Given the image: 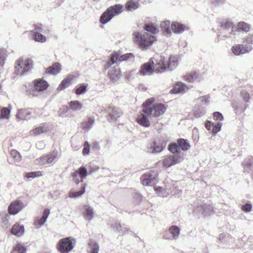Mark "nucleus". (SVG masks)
Returning <instances> with one entry per match:
<instances>
[{
  "instance_id": "ea45409f",
  "label": "nucleus",
  "mask_w": 253,
  "mask_h": 253,
  "mask_svg": "<svg viewBox=\"0 0 253 253\" xmlns=\"http://www.w3.org/2000/svg\"><path fill=\"white\" fill-rule=\"evenodd\" d=\"M210 96L205 95L198 98L197 101L200 103V106L203 108L204 106H207L210 103Z\"/></svg>"
},
{
  "instance_id": "79ce46f5",
  "label": "nucleus",
  "mask_w": 253,
  "mask_h": 253,
  "mask_svg": "<svg viewBox=\"0 0 253 253\" xmlns=\"http://www.w3.org/2000/svg\"><path fill=\"white\" fill-rule=\"evenodd\" d=\"M88 253H98L99 246L94 241H91L89 244Z\"/></svg>"
},
{
  "instance_id": "f704fd0d",
  "label": "nucleus",
  "mask_w": 253,
  "mask_h": 253,
  "mask_svg": "<svg viewBox=\"0 0 253 253\" xmlns=\"http://www.w3.org/2000/svg\"><path fill=\"white\" fill-rule=\"evenodd\" d=\"M201 76L196 72H192L185 76L184 78L186 81L189 82H193L196 80H199Z\"/></svg>"
},
{
  "instance_id": "9b49d317",
  "label": "nucleus",
  "mask_w": 253,
  "mask_h": 253,
  "mask_svg": "<svg viewBox=\"0 0 253 253\" xmlns=\"http://www.w3.org/2000/svg\"><path fill=\"white\" fill-rule=\"evenodd\" d=\"M180 232V229L176 225H172L163 233V238L168 240H177Z\"/></svg>"
},
{
  "instance_id": "473e14b6",
  "label": "nucleus",
  "mask_w": 253,
  "mask_h": 253,
  "mask_svg": "<svg viewBox=\"0 0 253 253\" xmlns=\"http://www.w3.org/2000/svg\"><path fill=\"white\" fill-rule=\"evenodd\" d=\"M88 84L83 83L77 85L76 87L75 93L77 95L84 94L87 91Z\"/></svg>"
},
{
  "instance_id": "69168bd1",
  "label": "nucleus",
  "mask_w": 253,
  "mask_h": 253,
  "mask_svg": "<svg viewBox=\"0 0 253 253\" xmlns=\"http://www.w3.org/2000/svg\"><path fill=\"white\" fill-rule=\"evenodd\" d=\"M37 147L40 149H42L44 147V144L42 142H39L37 144Z\"/></svg>"
},
{
  "instance_id": "6e6d98bb",
  "label": "nucleus",
  "mask_w": 253,
  "mask_h": 253,
  "mask_svg": "<svg viewBox=\"0 0 253 253\" xmlns=\"http://www.w3.org/2000/svg\"><path fill=\"white\" fill-rule=\"evenodd\" d=\"M32 34H36V32L38 33H42L43 32V28L42 24H37L34 25V29L31 31Z\"/></svg>"
},
{
  "instance_id": "c9c22d12",
  "label": "nucleus",
  "mask_w": 253,
  "mask_h": 253,
  "mask_svg": "<svg viewBox=\"0 0 253 253\" xmlns=\"http://www.w3.org/2000/svg\"><path fill=\"white\" fill-rule=\"evenodd\" d=\"M139 4L138 1L130 0L126 4V8L128 11H132L139 7Z\"/></svg>"
},
{
  "instance_id": "3c124183",
  "label": "nucleus",
  "mask_w": 253,
  "mask_h": 253,
  "mask_svg": "<svg viewBox=\"0 0 253 253\" xmlns=\"http://www.w3.org/2000/svg\"><path fill=\"white\" fill-rule=\"evenodd\" d=\"M11 157L16 162H19L21 160V156L20 153L16 150H12L10 151Z\"/></svg>"
},
{
  "instance_id": "39448f33",
  "label": "nucleus",
  "mask_w": 253,
  "mask_h": 253,
  "mask_svg": "<svg viewBox=\"0 0 253 253\" xmlns=\"http://www.w3.org/2000/svg\"><path fill=\"white\" fill-rule=\"evenodd\" d=\"M190 148V145L187 140L180 139L177 141L176 143H172L169 145V150L173 154L180 155L181 151H186Z\"/></svg>"
},
{
  "instance_id": "f03ea898",
  "label": "nucleus",
  "mask_w": 253,
  "mask_h": 253,
  "mask_svg": "<svg viewBox=\"0 0 253 253\" xmlns=\"http://www.w3.org/2000/svg\"><path fill=\"white\" fill-rule=\"evenodd\" d=\"M123 5L120 4H116L109 7L101 15L100 18V23L103 24H106L114 16L122 13L123 11Z\"/></svg>"
},
{
  "instance_id": "052dcab7",
  "label": "nucleus",
  "mask_w": 253,
  "mask_h": 253,
  "mask_svg": "<svg viewBox=\"0 0 253 253\" xmlns=\"http://www.w3.org/2000/svg\"><path fill=\"white\" fill-rule=\"evenodd\" d=\"M6 58L5 52L2 51L0 53V66L2 67L4 65Z\"/></svg>"
},
{
  "instance_id": "c85d7f7f",
  "label": "nucleus",
  "mask_w": 253,
  "mask_h": 253,
  "mask_svg": "<svg viewBox=\"0 0 253 253\" xmlns=\"http://www.w3.org/2000/svg\"><path fill=\"white\" fill-rule=\"evenodd\" d=\"M75 77L73 75H70L64 79L59 85L57 90H62L67 88L70 84V83L72 81Z\"/></svg>"
},
{
  "instance_id": "338daca9",
  "label": "nucleus",
  "mask_w": 253,
  "mask_h": 253,
  "mask_svg": "<svg viewBox=\"0 0 253 253\" xmlns=\"http://www.w3.org/2000/svg\"><path fill=\"white\" fill-rule=\"evenodd\" d=\"M196 113L194 114L196 118H199L203 115L202 112H195Z\"/></svg>"
},
{
  "instance_id": "603ef678",
  "label": "nucleus",
  "mask_w": 253,
  "mask_h": 253,
  "mask_svg": "<svg viewBox=\"0 0 253 253\" xmlns=\"http://www.w3.org/2000/svg\"><path fill=\"white\" fill-rule=\"evenodd\" d=\"M134 58V56L132 53H127L122 55H120L119 54V62H122L124 61H126L128 59L133 60Z\"/></svg>"
},
{
  "instance_id": "2f4dec72",
  "label": "nucleus",
  "mask_w": 253,
  "mask_h": 253,
  "mask_svg": "<svg viewBox=\"0 0 253 253\" xmlns=\"http://www.w3.org/2000/svg\"><path fill=\"white\" fill-rule=\"evenodd\" d=\"M186 88V85L181 82H178L175 84L172 89L171 90V93L177 94L182 93Z\"/></svg>"
},
{
  "instance_id": "5fc2aeb1",
  "label": "nucleus",
  "mask_w": 253,
  "mask_h": 253,
  "mask_svg": "<svg viewBox=\"0 0 253 253\" xmlns=\"http://www.w3.org/2000/svg\"><path fill=\"white\" fill-rule=\"evenodd\" d=\"M121 114L120 112H111L108 116V120L112 122H115L117 118L120 116Z\"/></svg>"
},
{
  "instance_id": "412c9836",
  "label": "nucleus",
  "mask_w": 253,
  "mask_h": 253,
  "mask_svg": "<svg viewBox=\"0 0 253 253\" xmlns=\"http://www.w3.org/2000/svg\"><path fill=\"white\" fill-rule=\"evenodd\" d=\"M23 207L24 204L21 201H15L9 205V212L11 214H16L21 211Z\"/></svg>"
},
{
  "instance_id": "cd10ccee",
  "label": "nucleus",
  "mask_w": 253,
  "mask_h": 253,
  "mask_svg": "<svg viewBox=\"0 0 253 253\" xmlns=\"http://www.w3.org/2000/svg\"><path fill=\"white\" fill-rule=\"evenodd\" d=\"M179 57L178 55H170L167 63L169 70H172L178 65Z\"/></svg>"
},
{
  "instance_id": "f8f14e48",
  "label": "nucleus",
  "mask_w": 253,
  "mask_h": 253,
  "mask_svg": "<svg viewBox=\"0 0 253 253\" xmlns=\"http://www.w3.org/2000/svg\"><path fill=\"white\" fill-rule=\"evenodd\" d=\"M158 180L157 175L153 171H147L141 177V181L143 185L150 186Z\"/></svg>"
},
{
  "instance_id": "a211bd4d",
  "label": "nucleus",
  "mask_w": 253,
  "mask_h": 253,
  "mask_svg": "<svg viewBox=\"0 0 253 253\" xmlns=\"http://www.w3.org/2000/svg\"><path fill=\"white\" fill-rule=\"evenodd\" d=\"M50 213L49 210L45 209L44 210L42 216H38L34 222V225L36 228H39L44 225L46 221L47 218Z\"/></svg>"
},
{
  "instance_id": "6e6552de",
  "label": "nucleus",
  "mask_w": 253,
  "mask_h": 253,
  "mask_svg": "<svg viewBox=\"0 0 253 253\" xmlns=\"http://www.w3.org/2000/svg\"><path fill=\"white\" fill-rule=\"evenodd\" d=\"M76 241L72 237L61 239L59 242L58 250L61 253H68L75 247Z\"/></svg>"
},
{
  "instance_id": "0e129e2a",
  "label": "nucleus",
  "mask_w": 253,
  "mask_h": 253,
  "mask_svg": "<svg viewBox=\"0 0 253 253\" xmlns=\"http://www.w3.org/2000/svg\"><path fill=\"white\" fill-rule=\"evenodd\" d=\"M135 73L134 70H131L130 71H128L126 73V77L127 79L130 80L131 78V76L133 75Z\"/></svg>"
},
{
  "instance_id": "5701e85b",
  "label": "nucleus",
  "mask_w": 253,
  "mask_h": 253,
  "mask_svg": "<svg viewBox=\"0 0 253 253\" xmlns=\"http://www.w3.org/2000/svg\"><path fill=\"white\" fill-rule=\"evenodd\" d=\"M24 232V227L23 225L19 223H16L14 224L11 230V233L15 236L20 237L22 236Z\"/></svg>"
},
{
  "instance_id": "aec40b11",
  "label": "nucleus",
  "mask_w": 253,
  "mask_h": 253,
  "mask_svg": "<svg viewBox=\"0 0 253 253\" xmlns=\"http://www.w3.org/2000/svg\"><path fill=\"white\" fill-rule=\"evenodd\" d=\"M61 152L57 150H54L50 154L46 155L47 165L50 166L54 165L61 157Z\"/></svg>"
},
{
  "instance_id": "bb28decb",
  "label": "nucleus",
  "mask_w": 253,
  "mask_h": 253,
  "mask_svg": "<svg viewBox=\"0 0 253 253\" xmlns=\"http://www.w3.org/2000/svg\"><path fill=\"white\" fill-rule=\"evenodd\" d=\"M154 189L156 193L160 197H167L170 193V190L167 187L164 188L162 187L155 186Z\"/></svg>"
},
{
  "instance_id": "a19ab883",
  "label": "nucleus",
  "mask_w": 253,
  "mask_h": 253,
  "mask_svg": "<svg viewBox=\"0 0 253 253\" xmlns=\"http://www.w3.org/2000/svg\"><path fill=\"white\" fill-rule=\"evenodd\" d=\"M26 251L25 246L22 244L18 243L14 246L11 253H25Z\"/></svg>"
},
{
  "instance_id": "9d476101",
  "label": "nucleus",
  "mask_w": 253,
  "mask_h": 253,
  "mask_svg": "<svg viewBox=\"0 0 253 253\" xmlns=\"http://www.w3.org/2000/svg\"><path fill=\"white\" fill-rule=\"evenodd\" d=\"M145 111H163L166 109L164 104L155 102L153 98L146 100L142 104Z\"/></svg>"
},
{
  "instance_id": "b1692460",
  "label": "nucleus",
  "mask_w": 253,
  "mask_h": 253,
  "mask_svg": "<svg viewBox=\"0 0 253 253\" xmlns=\"http://www.w3.org/2000/svg\"><path fill=\"white\" fill-rule=\"evenodd\" d=\"M61 65L59 63H55L52 66L48 67L45 71L46 74L55 75L59 73L61 70Z\"/></svg>"
},
{
  "instance_id": "13d9d810",
  "label": "nucleus",
  "mask_w": 253,
  "mask_h": 253,
  "mask_svg": "<svg viewBox=\"0 0 253 253\" xmlns=\"http://www.w3.org/2000/svg\"><path fill=\"white\" fill-rule=\"evenodd\" d=\"M243 167L245 171H248L252 167V162L250 159H246L243 163Z\"/></svg>"
},
{
  "instance_id": "de8ad7c7",
  "label": "nucleus",
  "mask_w": 253,
  "mask_h": 253,
  "mask_svg": "<svg viewBox=\"0 0 253 253\" xmlns=\"http://www.w3.org/2000/svg\"><path fill=\"white\" fill-rule=\"evenodd\" d=\"M46 155H43L40 158L36 159L35 161V163L36 165L40 166H43L46 165H47V162H46Z\"/></svg>"
},
{
  "instance_id": "09e8293b",
  "label": "nucleus",
  "mask_w": 253,
  "mask_h": 253,
  "mask_svg": "<svg viewBox=\"0 0 253 253\" xmlns=\"http://www.w3.org/2000/svg\"><path fill=\"white\" fill-rule=\"evenodd\" d=\"M43 174L42 171H38L34 172H27L25 174V177L27 178H34L42 176Z\"/></svg>"
},
{
  "instance_id": "72a5a7b5",
  "label": "nucleus",
  "mask_w": 253,
  "mask_h": 253,
  "mask_svg": "<svg viewBox=\"0 0 253 253\" xmlns=\"http://www.w3.org/2000/svg\"><path fill=\"white\" fill-rule=\"evenodd\" d=\"M118 61L119 62V53L115 52L112 54L110 58V60L106 63L105 68L107 69H109L113 64L117 63Z\"/></svg>"
},
{
  "instance_id": "c756f323",
  "label": "nucleus",
  "mask_w": 253,
  "mask_h": 253,
  "mask_svg": "<svg viewBox=\"0 0 253 253\" xmlns=\"http://www.w3.org/2000/svg\"><path fill=\"white\" fill-rule=\"evenodd\" d=\"M0 216L1 219V226L3 228L7 229L9 226V219L10 215L6 211L2 212L0 213Z\"/></svg>"
},
{
  "instance_id": "4be33fe9",
  "label": "nucleus",
  "mask_w": 253,
  "mask_h": 253,
  "mask_svg": "<svg viewBox=\"0 0 253 253\" xmlns=\"http://www.w3.org/2000/svg\"><path fill=\"white\" fill-rule=\"evenodd\" d=\"M186 30H188V28L181 23L177 22H172L171 23V32H173L175 34H179Z\"/></svg>"
},
{
  "instance_id": "7ed1b4c3",
  "label": "nucleus",
  "mask_w": 253,
  "mask_h": 253,
  "mask_svg": "<svg viewBox=\"0 0 253 253\" xmlns=\"http://www.w3.org/2000/svg\"><path fill=\"white\" fill-rule=\"evenodd\" d=\"M134 35V41L143 50L147 49L151 46L155 40L153 36L142 35L138 32H135Z\"/></svg>"
},
{
  "instance_id": "e433bc0d",
  "label": "nucleus",
  "mask_w": 253,
  "mask_h": 253,
  "mask_svg": "<svg viewBox=\"0 0 253 253\" xmlns=\"http://www.w3.org/2000/svg\"><path fill=\"white\" fill-rule=\"evenodd\" d=\"M31 113L30 112H18L16 115L17 121H24L31 118Z\"/></svg>"
},
{
  "instance_id": "774afa93",
  "label": "nucleus",
  "mask_w": 253,
  "mask_h": 253,
  "mask_svg": "<svg viewBox=\"0 0 253 253\" xmlns=\"http://www.w3.org/2000/svg\"><path fill=\"white\" fill-rule=\"evenodd\" d=\"M116 228L118 232H121V231H123L122 227L120 224H117Z\"/></svg>"
},
{
  "instance_id": "6ab92c4d",
  "label": "nucleus",
  "mask_w": 253,
  "mask_h": 253,
  "mask_svg": "<svg viewBox=\"0 0 253 253\" xmlns=\"http://www.w3.org/2000/svg\"><path fill=\"white\" fill-rule=\"evenodd\" d=\"M165 148V145H162L161 141H154L150 143L148 147V151L150 153H157L162 152Z\"/></svg>"
},
{
  "instance_id": "49530a36",
  "label": "nucleus",
  "mask_w": 253,
  "mask_h": 253,
  "mask_svg": "<svg viewBox=\"0 0 253 253\" xmlns=\"http://www.w3.org/2000/svg\"><path fill=\"white\" fill-rule=\"evenodd\" d=\"M69 105L71 109L74 111L81 110L82 108V104L78 101H71L69 103Z\"/></svg>"
},
{
  "instance_id": "a18cd8bd",
  "label": "nucleus",
  "mask_w": 253,
  "mask_h": 253,
  "mask_svg": "<svg viewBox=\"0 0 253 253\" xmlns=\"http://www.w3.org/2000/svg\"><path fill=\"white\" fill-rule=\"evenodd\" d=\"M240 96L241 99L245 102H249L251 99V96L249 93L245 89L241 90Z\"/></svg>"
},
{
  "instance_id": "8fccbe9b",
  "label": "nucleus",
  "mask_w": 253,
  "mask_h": 253,
  "mask_svg": "<svg viewBox=\"0 0 253 253\" xmlns=\"http://www.w3.org/2000/svg\"><path fill=\"white\" fill-rule=\"evenodd\" d=\"M144 29L146 31L153 34H155L158 32V29L156 27L154 26L152 24H146L144 27Z\"/></svg>"
},
{
  "instance_id": "7c9ffc66",
  "label": "nucleus",
  "mask_w": 253,
  "mask_h": 253,
  "mask_svg": "<svg viewBox=\"0 0 253 253\" xmlns=\"http://www.w3.org/2000/svg\"><path fill=\"white\" fill-rule=\"evenodd\" d=\"M122 76L120 69L114 70L109 75V78L113 83H117L119 81Z\"/></svg>"
},
{
  "instance_id": "37998d69",
  "label": "nucleus",
  "mask_w": 253,
  "mask_h": 253,
  "mask_svg": "<svg viewBox=\"0 0 253 253\" xmlns=\"http://www.w3.org/2000/svg\"><path fill=\"white\" fill-rule=\"evenodd\" d=\"M33 36L34 40L36 42L44 43L46 41V37L41 33L36 32V34H33Z\"/></svg>"
},
{
  "instance_id": "393cba45",
  "label": "nucleus",
  "mask_w": 253,
  "mask_h": 253,
  "mask_svg": "<svg viewBox=\"0 0 253 253\" xmlns=\"http://www.w3.org/2000/svg\"><path fill=\"white\" fill-rule=\"evenodd\" d=\"M49 131L50 128L47 126L42 125L33 128L31 133L33 135H38L42 133H47Z\"/></svg>"
},
{
  "instance_id": "c03bdc74",
  "label": "nucleus",
  "mask_w": 253,
  "mask_h": 253,
  "mask_svg": "<svg viewBox=\"0 0 253 253\" xmlns=\"http://www.w3.org/2000/svg\"><path fill=\"white\" fill-rule=\"evenodd\" d=\"M86 184L84 183L83 185V189L78 192H70L69 193V197L72 198H76L79 197L85 192V189Z\"/></svg>"
},
{
  "instance_id": "4c0bfd02",
  "label": "nucleus",
  "mask_w": 253,
  "mask_h": 253,
  "mask_svg": "<svg viewBox=\"0 0 253 253\" xmlns=\"http://www.w3.org/2000/svg\"><path fill=\"white\" fill-rule=\"evenodd\" d=\"M84 209L85 210L84 216L85 218L88 220L90 221L94 217L93 209L88 206H84Z\"/></svg>"
},
{
  "instance_id": "2eb2a0df",
  "label": "nucleus",
  "mask_w": 253,
  "mask_h": 253,
  "mask_svg": "<svg viewBox=\"0 0 253 253\" xmlns=\"http://www.w3.org/2000/svg\"><path fill=\"white\" fill-rule=\"evenodd\" d=\"M153 66L156 73H162L169 70L165 58L162 56L155 60Z\"/></svg>"
},
{
  "instance_id": "bf43d9fd",
  "label": "nucleus",
  "mask_w": 253,
  "mask_h": 253,
  "mask_svg": "<svg viewBox=\"0 0 253 253\" xmlns=\"http://www.w3.org/2000/svg\"><path fill=\"white\" fill-rule=\"evenodd\" d=\"M244 42L246 44H253V34H249L244 39Z\"/></svg>"
},
{
  "instance_id": "a878e982",
  "label": "nucleus",
  "mask_w": 253,
  "mask_h": 253,
  "mask_svg": "<svg viewBox=\"0 0 253 253\" xmlns=\"http://www.w3.org/2000/svg\"><path fill=\"white\" fill-rule=\"evenodd\" d=\"M250 28L251 26L249 24L244 22H240L235 26V27H233V31H235V34H236V32L238 31L248 32L250 31Z\"/></svg>"
},
{
  "instance_id": "dca6fc26",
  "label": "nucleus",
  "mask_w": 253,
  "mask_h": 253,
  "mask_svg": "<svg viewBox=\"0 0 253 253\" xmlns=\"http://www.w3.org/2000/svg\"><path fill=\"white\" fill-rule=\"evenodd\" d=\"M252 49V46L243 44H235L232 48V51L236 56L249 53Z\"/></svg>"
},
{
  "instance_id": "4468645a",
  "label": "nucleus",
  "mask_w": 253,
  "mask_h": 253,
  "mask_svg": "<svg viewBox=\"0 0 253 253\" xmlns=\"http://www.w3.org/2000/svg\"><path fill=\"white\" fill-rule=\"evenodd\" d=\"M233 27H235L233 23L231 22H226L222 24V30L221 34L223 35V39L228 38H232L235 35V31H233Z\"/></svg>"
},
{
  "instance_id": "1a4fd4ad",
  "label": "nucleus",
  "mask_w": 253,
  "mask_h": 253,
  "mask_svg": "<svg viewBox=\"0 0 253 253\" xmlns=\"http://www.w3.org/2000/svg\"><path fill=\"white\" fill-rule=\"evenodd\" d=\"M183 160V156L180 155H170L165 157L162 160L163 167L165 169H168L171 166L180 163ZM160 163L161 161L159 162Z\"/></svg>"
},
{
  "instance_id": "423d86ee",
  "label": "nucleus",
  "mask_w": 253,
  "mask_h": 253,
  "mask_svg": "<svg viewBox=\"0 0 253 253\" xmlns=\"http://www.w3.org/2000/svg\"><path fill=\"white\" fill-rule=\"evenodd\" d=\"M164 112H144L141 113L137 118V122L144 127H148L150 126L149 119L152 117L157 118L160 116Z\"/></svg>"
},
{
  "instance_id": "0eeeda50",
  "label": "nucleus",
  "mask_w": 253,
  "mask_h": 253,
  "mask_svg": "<svg viewBox=\"0 0 253 253\" xmlns=\"http://www.w3.org/2000/svg\"><path fill=\"white\" fill-rule=\"evenodd\" d=\"M33 87L30 90V93L34 96H38L45 90L48 86L47 82L41 79L34 80L33 82Z\"/></svg>"
},
{
  "instance_id": "4d7b16f0",
  "label": "nucleus",
  "mask_w": 253,
  "mask_h": 253,
  "mask_svg": "<svg viewBox=\"0 0 253 253\" xmlns=\"http://www.w3.org/2000/svg\"><path fill=\"white\" fill-rule=\"evenodd\" d=\"M90 152V145L87 142H85L84 144L83 149V154L84 156L88 155Z\"/></svg>"
},
{
  "instance_id": "864d4df0",
  "label": "nucleus",
  "mask_w": 253,
  "mask_h": 253,
  "mask_svg": "<svg viewBox=\"0 0 253 253\" xmlns=\"http://www.w3.org/2000/svg\"><path fill=\"white\" fill-rule=\"evenodd\" d=\"M94 123V119L92 118H89L87 122L83 123V127L86 130L89 129L93 126Z\"/></svg>"
},
{
  "instance_id": "680f3d73",
  "label": "nucleus",
  "mask_w": 253,
  "mask_h": 253,
  "mask_svg": "<svg viewBox=\"0 0 253 253\" xmlns=\"http://www.w3.org/2000/svg\"><path fill=\"white\" fill-rule=\"evenodd\" d=\"M252 210V205L250 203H246L243 207V210L246 212H249Z\"/></svg>"
},
{
  "instance_id": "20e7f679",
  "label": "nucleus",
  "mask_w": 253,
  "mask_h": 253,
  "mask_svg": "<svg viewBox=\"0 0 253 253\" xmlns=\"http://www.w3.org/2000/svg\"><path fill=\"white\" fill-rule=\"evenodd\" d=\"M212 115L213 120L217 122L213 123L208 121L206 124V127L215 135L221 130L222 126L221 121L223 120V117L219 112H214Z\"/></svg>"
},
{
  "instance_id": "ddd939ff",
  "label": "nucleus",
  "mask_w": 253,
  "mask_h": 253,
  "mask_svg": "<svg viewBox=\"0 0 253 253\" xmlns=\"http://www.w3.org/2000/svg\"><path fill=\"white\" fill-rule=\"evenodd\" d=\"M71 175L73 181L78 185L86 178L87 175V170L85 167H81L72 173Z\"/></svg>"
},
{
  "instance_id": "f3484780",
  "label": "nucleus",
  "mask_w": 253,
  "mask_h": 253,
  "mask_svg": "<svg viewBox=\"0 0 253 253\" xmlns=\"http://www.w3.org/2000/svg\"><path fill=\"white\" fill-rule=\"evenodd\" d=\"M153 64V61L143 64L139 71V74L142 76H151L155 74Z\"/></svg>"
},
{
  "instance_id": "f257e3e1",
  "label": "nucleus",
  "mask_w": 253,
  "mask_h": 253,
  "mask_svg": "<svg viewBox=\"0 0 253 253\" xmlns=\"http://www.w3.org/2000/svg\"><path fill=\"white\" fill-rule=\"evenodd\" d=\"M33 61L31 59L20 57L15 62V73L18 75H24L33 68Z\"/></svg>"
},
{
  "instance_id": "e2e57ef3",
  "label": "nucleus",
  "mask_w": 253,
  "mask_h": 253,
  "mask_svg": "<svg viewBox=\"0 0 253 253\" xmlns=\"http://www.w3.org/2000/svg\"><path fill=\"white\" fill-rule=\"evenodd\" d=\"M10 112H0V119H8Z\"/></svg>"
},
{
  "instance_id": "58836bf2",
  "label": "nucleus",
  "mask_w": 253,
  "mask_h": 253,
  "mask_svg": "<svg viewBox=\"0 0 253 253\" xmlns=\"http://www.w3.org/2000/svg\"><path fill=\"white\" fill-rule=\"evenodd\" d=\"M160 27L164 30L166 34H171V23L169 20L162 22L160 24Z\"/></svg>"
}]
</instances>
